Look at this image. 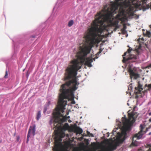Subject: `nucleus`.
Instances as JSON below:
<instances>
[{"mask_svg": "<svg viewBox=\"0 0 151 151\" xmlns=\"http://www.w3.org/2000/svg\"><path fill=\"white\" fill-rule=\"evenodd\" d=\"M148 87L149 88H151V84H150L148 85Z\"/></svg>", "mask_w": 151, "mask_h": 151, "instance_id": "26", "label": "nucleus"}, {"mask_svg": "<svg viewBox=\"0 0 151 151\" xmlns=\"http://www.w3.org/2000/svg\"><path fill=\"white\" fill-rule=\"evenodd\" d=\"M142 86H141L139 84V86H138V87L137 88H135L136 89H138V91L136 92V94H139V92H140V91H141V90H140V89H141V88Z\"/></svg>", "mask_w": 151, "mask_h": 151, "instance_id": "16", "label": "nucleus"}, {"mask_svg": "<svg viewBox=\"0 0 151 151\" xmlns=\"http://www.w3.org/2000/svg\"><path fill=\"white\" fill-rule=\"evenodd\" d=\"M126 28L127 27L126 25L125 24H124L123 25V28L121 29V31H122V33L125 34L127 32V31L126 30Z\"/></svg>", "mask_w": 151, "mask_h": 151, "instance_id": "14", "label": "nucleus"}, {"mask_svg": "<svg viewBox=\"0 0 151 151\" xmlns=\"http://www.w3.org/2000/svg\"><path fill=\"white\" fill-rule=\"evenodd\" d=\"M49 122V124L50 125L53 124L52 127V129L54 130L51 138V141L53 142L54 145L52 149L53 151H57V105L55 106Z\"/></svg>", "mask_w": 151, "mask_h": 151, "instance_id": "4", "label": "nucleus"}, {"mask_svg": "<svg viewBox=\"0 0 151 151\" xmlns=\"http://www.w3.org/2000/svg\"><path fill=\"white\" fill-rule=\"evenodd\" d=\"M19 136L17 137V139L18 140H19Z\"/></svg>", "mask_w": 151, "mask_h": 151, "instance_id": "28", "label": "nucleus"}, {"mask_svg": "<svg viewBox=\"0 0 151 151\" xmlns=\"http://www.w3.org/2000/svg\"><path fill=\"white\" fill-rule=\"evenodd\" d=\"M73 23L74 22L73 20H72L68 22V26L69 27H70L71 26L73 25Z\"/></svg>", "mask_w": 151, "mask_h": 151, "instance_id": "17", "label": "nucleus"}, {"mask_svg": "<svg viewBox=\"0 0 151 151\" xmlns=\"http://www.w3.org/2000/svg\"><path fill=\"white\" fill-rule=\"evenodd\" d=\"M47 110V108L46 107H44V111L43 112L44 113H45L46 112V111Z\"/></svg>", "mask_w": 151, "mask_h": 151, "instance_id": "23", "label": "nucleus"}, {"mask_svg": "<svg viewBox=\"0 0 151 151\" xmlns=\"http://www.w3.org/2000/svg\"><path fill=\"white\" fill-rule=\"evenodd\" d=\"M87 134L89 136H91L92 137H93V134L92 133H90V132L88 131H87Z\"/></svg>", "mask_w": 151, "mask_h": 151, "instance_id": "19", "label": "nucleus"}, {"mask_svg": "<svg viewBox=\"0 0 151 151\" xmlns=\"http://www.w3.org/2000/svg\"><path fill=\"white\" fill-rule=\"evenodd\" d=\"M145 35L148 37H150V32L149 31H147L145 34Z\"/></svg>", "mask_w": 151, "mask_h": 151, "instance_id": "18", "label": "nucleus"}, {"mask_svg": "<svg viewBox=\"0 0 151 151\" xmlns=\"http://www.w3.org/2000/svg\"><path fill=\"white\" fill-rule=\"evenodd\" d=\"M140 131L137 134H136L134 135L132 139V145L134 146H137V143L136 142L137 139H141L142 136L143 134H145L146 132L148 131V128L146 129L145 131H143V129L144 128V127L143 125L141 124L140 126Z\"/></svg>", "mask_w": 151, "mask_h": 151, "instance_id": "6", "label": "nucleus"}, {"mask_svg": "<svg viewBox=\"0 0 151 151\" xmlns=\"http://www.w3.org/2000/svg\"><path fill=\"white\" fill-rule=\"evenodd\" d=\"M78 131L80 133H81L83 132V130L82 129L80 128H78Z\"/></svg>", "mask_w": 151, "mask_h": 151, "instance_id": "21", "label": "nucleus"}, {"mask_svg": "<svg viewBox=\"0 0 151 151\" xmlns=\"http://www.w3.org/2000/svg\"><path fill=\"white\" fill-rule=\"evenodd\" d=\"M72 104H75V101H73V102L72 103Z\"/></svg>", "mask_w": 151, "mask_h": 151, "instance_id": "31", "label": "nucleus"}, {"mask_svg": "<svg viewBox=\"0 0 151 151\" xmlns=\"http://www.w3.org/2000/svg\"><path fill=\"white\" fill-rule=\"evenodd\" d=\"M128 47H129V49H128L127 52L128 53V54L129 56L126 57H125L127 53V52H125L124 54L123 55V60H122V62L123 63H125L126 61H128L129 60H132L131 61H135V60L136 59V56L134 55H130V53L131 52V51L132 50V48L130 47L129 46H128Z\"/></svg>", "mask_w": 151, "mask_h": 151, "instance_id": "7", "label": "nucleus"}, {"mask_svg": "<svg viewBox=\"0 0 151 151\" xmlns=\"http://www.w3.org/2000/svg\"><path fill=\"white\" fill-rule=\"evenodd\" d=\"M76 61L74 62V65L72 67H68L66 69L67 75L65 77V80H69L72 77L73 79L71 80H70L66 82L65 84H63L61 86V88L60 90L61 93L60 94V100L61 101L63 99H68L70 95L73 94L72 91L69 88H67L72 83L73 84V87L72 88V90L75 91L77 88V86L79 84V83L77 82V78L76 77L77 75V72L81 68V67H78V63Z\"/></svg>", "mask_w": 151, "mask_h": 151, "instance_id": "2", "label": "nucleus"}, {"mask_svg": "<svg viewBox=\"0 0 151 151\" xmlns=\"http://www.w3.org/2000/svg\"><path fill=\"white\" fill-rule=\"evenodd\" d=\"M149 134H150V133Z\"/></svg>", "mask_w": 151, "mask_h": 151, "instance_id": "32", "label": "nucleus"}, {"mask_svg": "<svg viewBox=\"0 0 151 151\" xmlns=\"http://www.w3.org/2000/svg\"><path fill=\"white\" fill-rule=\"evenodd\" d=\"M58 124H60V126H57V137L58 136V130L60 129L62 132H64L66 130H68L70 128V127L68 123H65L63 126H62V124H59L57 123Z\"/></svg>", "mask_w": 151, "mask_h": 151, "instance_id": "10", "label": "nucleus"}, {"mask_svg": "<svg viewBox=\"0 0 151 151\" xmlns=\"http://www.w3.org/2000/svg\"><path fill=\"white\" fill-rule=\"evenodd\" d=\"M60 96V94L59 96L58 101L57 102V123L62 124L66 122L67 119V116H64L61 113L64 112L63 108L67 104V101L64 100L68 99H63L61 101Z\"/></svg>", "mask_w": 151, "mask_h": 151, "instance_id": "5", "label": "nucleus"}, {"mask_svg": "<svg viewBox=\"0 0 151 151\" xmlns=\"http://www.w3.org/2000/svg\"><path fill=\"white\" fill-rule=\"evenodd\" d=\"M58 139H57V151H58Z\"/></svg>", "mask_w": 151, "mask_h": 151, "instance_id": "27", "label": "nucleus"}, {"mask_svg": "<svg viewBox=\"0 0 151 151\" xmlns=\"http://www.w3.org/2000/svg\"><path fill=\"white\" fill-rule=\"evenodd\" d=\"M139 1V0H135L134 1L133 3H131L128 6L127 5V3L125 2V0L124 1L123 3V4L125 7H129V8L128 9L129 11L128 12V14L130 16H133L134 15V13L133 12L134 11V9L132 7L131 5H133L135 6H138L139 5V4L138 3Z\"/></svg>", "mask_w": 151, "mask_h": 151, "instance_id": "8", "label": "nucleus"}, {"mask_svg": "<svg viewBox=\"0 0 151 151\" xmlns=\"http://www.w3.org/2000/svg\"><path fill=\"white\" fill-rule=\"evenodd\" d=\"M129 119H127L125 117L122 118V121L123 124V127L122 131L121 134H119V137L120 138H122V141L123 142L127 137V132H129L131 130V126L135 121V119L137 118V113L133 111L131 113L128 114Z\"/></svg>", "mask_w": 151, "mask_h": 151, "instance_id": "3", "label": "nucleus"}, {"mask_svg": "<svg viewBox=\"0 0 151 151\" xmlns=\"http://www.w3.org/2000/svg\"><path fill=\"white\" fill-rule=\"evenodd\" d=\"M149 115H151V112L149 113Z\"/></svg>", "mask_w": 151, "mask_h": 151, "instance_id": "30", "label": "nucleus"}, {"mask_svg": "<svg viewBox=\"0 0 151 151\" xmlns=\"http://www.w3.org/2000/svg\"><path fill=\"white\" fill-rule=\"evenodd\" d=\"M116 145H112L108 148H103L101 151H113L116 148Z\"/></svg>", "mask_w": 151, "mask_h": 151, "instance_id": "11", "label": "nucleus"}, {"mask_svg": "<svg viewBox=\"0 0 151 151\" xmlns=\"http://www.w3.org/2000/svg\"><path fill=\"white\" fill-rule=\"evenodd\" d=\"M41 116V112L40 111H38L36 117V119L38 120Z\"/></svg>", "mask_w": 151, "mask_h": 151, "instance_id": "15", "label": "nucleus"}, {"mask_svg": "<svg viewBox=\"0 0 151 151\" xmlns=\"http://www.w3.org/2000/svg\"><path fill=\"white\" fill-rule=\"evenodd\" d=\"M96 18L93 22L91 27L88 29V32L84 37L86 41L84 44L82 46L79 47L80 51L77 53L78 59H75L71 63L72 64L70 67H72L74 65V62L76 61L78 63V67L81 68L82 64L84 63L85 65L89 67H92L91 64L93 62V59L90 58H86V57L91 51L92 46L96 40V38L100 37L101 34L104 30H107L108 27H115L111 26L110 23L107 22V21L99 16L96 15Z\"/></svg>", "mask_w": 151, "mask_h": 151, "instance_id": "1", "label": "nucleus"}, {"mask_svg": "<svg viewBox=\"0 0 151 151\" xmlns=\"http://www.w3.org/2000/svg\"><path fill=\"white\" fill-rule=\"evenodd\" d=\"M35 128L36 125L35 124H34L33 126H30L28 132H29L30 131L29 135H30L31 133H32L33 136L35 135Z\"/></svg>", "mask_w": 151, "mask_h": 151, "instance_id": "12", "label": "nucleus"}, {"mask_svg": "<svg viewBox=\"0 0 151 151\" xmlns=\"http://www.w3.org/2000/svg\"><path fill=\"white\" fill-rule=\"evenodd\" d=\"M8 76V74L7 71V70H6L5 72V75L4 76V78H7Z\"/></svg>", "mask_w": 151, "mask_h": 151, "instance_id": "22", "label": "nucleus"}, {"mask_svg": "<svg viewBox=\"0 0 151 151\" xmlns=\"http://www.w3.org/2000/svg\"><path fill=\"white\" fill-rule=\"evenodd\" d=\"M149 121L150 122H151V117L149 119Z\"/></svg>", "mask_w": 151, "mask_h": 151, "instance_id": "29", "label": "nucleus"}, {"mask_svg": "<svg viewBox=\"0 0 151 151\" xmlns=\"http://www.w3.org/2000/svg\"><path fill=\"white\" fill-rule=\"evenodd\" d=\"M141 47V46L139 45L138 47L136 49V51L138 54H139L142 51Z\"/></svg>", "mask_w": 151, "mask_h": 151, "instance_id": "13", "label": "nucleus"}, {"mask_svg": "<svg viewBox=\"0 0 151 151\" xmlns=\"http://www.w3.org/2000/svg\"><path fill=\"white\" fill-rule=\"evenodd\" d=\"M50 104V101H48V102L47 104V106H49V105Z\"/></svg>", "mask_w": 151, "mask_h": 151, "instance_id": "25", "label": "nucleus"}, {"mask_svg": "<svg viewBox=\"0 0 151 151\" xmlns=\"http://www.w3.org/2000/svg\"><path fill=\"white\" fill-rule=\"evenodd\" d=\"M128 72L131 78L134 77V79H136L139 77V75L137 73V69L135 68H129L128 69Z\"/></svg>", "mask_w": 151, "mask_h": 151, "instance_id": "9", "label": "nucleus"}, {"mask_svg": "<svg viewBox=\"0 0 151 151\" xmlns=\"http://www.w3.org/2000/svg\"><path fill=\"white\" fill-rule=\"evenodd\" d=\"M137 151H143L142 150H139ZM147 151H151V146L149 148V150Z\"/></svg>", "mask_w": 151, "mask_h": 151, "instance_id": "24", "label": "nucleus"}, {"mask_svg": "<svg viewBox=\"0 0 151 151\" xmlns=\"http://www.w3.org/2000/svg\"><path fill=\"white\" fill-rule=\"evenodd\" d=\"M29 132H28L27 135V141H26V142L27 143L29 141V137H30V135H29Z\"/></svg>", "mask_w": 151, "mask_h": 151, "instance_id": "20", "label": "nucleus"}]
</instances>
